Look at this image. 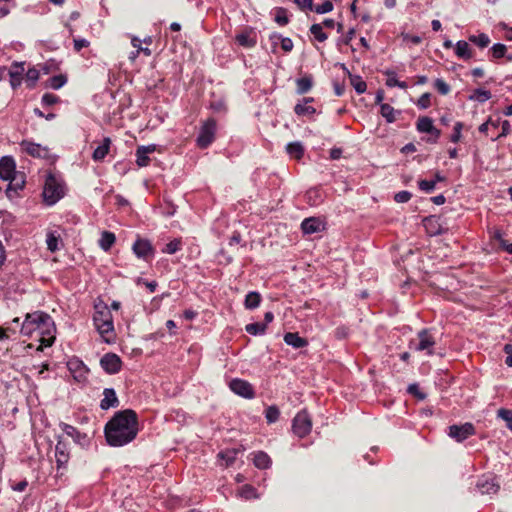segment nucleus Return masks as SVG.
I'll use <instances>...</instances> for the list:
<instances>
[{
    "mask_svg": "<svg viewBox=\"0 0 512 512\" xmlns=\"http://www.w3.org/2000/svg\"><path fill=\"white\" fill-rule=\"evenodd\" d=\"M138 431V416L132 409L116 412L104 428L106 441L112 447L129 444L136 438Z\"/></svg>",
    "mask_w": 512,
    "mask_h": 512,
    "instance_id": "nucleus-1",
    "label": "nucleus"
},
{
    "mask_svg": "<svg viewBox=\"0 0 512 512\" xmlns=\"http://www.w3.org/2000/svg\"><path fill=\"white\" fill-rule=\"evenodd\" d=\"M12 322L20 327V332L24 335L36 333L41 346L49 347L53 344L55 326L51 316L47 313L37 311L27 314L21 325L19 324V318H14Z\"/></svg>",
    "mask_w": 512,
    "mask_h": 512,
    "instance_id": "nucleus-2",
    "label": "nucleus"
},
{
    "mask_svg": "<svg viewBox=\"0 0 512 512\" xmlns=\"http://www.w3.org/2000/svg\"><path fill=\"white\" fill-rule=\"evenodd\" d=\"M2 181L9 182L5 194L10 200L20 195L26 183L25 173L16 170L15 161L10 156H2Z\"/></svg>",
    "mask_w": 512,
    "mask_h": 512,
    "instance_id": "nucleus-3",
    "label": "nucleus"
},
{
    "mask_svg": "<svg viewBox=\"0 0 512 512\" xmlns=\"http://www.w3.org/2000/svg\"><path fill=\"white\" fill-rule=\"evenodd\" d=\"M95 313L93 316L94 324L98 330V332L104 336L110 332H113V319L110 310L107 306H95Z\"/></svg>",
    "mask_w": 512,
    "mask_h": 512,
    "instance_id": "nucleus-4",
    "label": "nucleus"
},
{
    "mask_svg": "<svg viewBox=\"0 0 512 512\" xmlns=\"http://www.w3.org/2000/svg\"><path fill=\"white\" fill-rule=\"evenodd\" d=\"M63 187L57 181V179L52 175L48 174L46 176L45 185L43 189V200L44 202L51 206L55 204L62 196H63Z\"/></svg>",
    "mask_w": 512,
    "mask_h": 512,
    "instance_id": "nucleus-5",
    "label": "nucleus"
},
{
    "mask_svg": "<svg viewBox=\"0 0 512 512\" xmlns=\"http://www.w3.org/2000/svg\"><path fill=\"white\" fill-rule=\"evenodd\" d=\"M216 121L213 118L207 119L200 128L196 142L198 147L207 148L215 139Z\"/></svg>",
    "mask_w": 512,
    "mask_h": 512,
    "instance_id": "nucleus-6",
    "label": "nucleus"
},
{
    "mask_svg": "<svg viewBox=\"0 0 512 512\" xmlns=\"http://www.w3.org/2000/svg\"><path fill=\"white\" fill-rule=\"evenodd\" d=\"M418 342H411L410 348L415 351H426L428 355L433 354V347L436 344L435 338L430 334L429 330L423 329L417 334Z\"/></svg>",
    "mask_w": 512,
    "mask_h": 512,
    "instance_id": "nucleus-7",
    "label": "nucleus"
},
{
    "mask_svg": "<svg viewBox=\"0 0 512 512\" xmlns=\"http://www.w3.org/2000/svg\"><path fill=\"white\" fill-rule=\"evenodd\" d=\"M312 428L311 419L306 411H300L296 414L292 422L293 432L300 438L308 435Z\"/></svg>",
    "mask_w": 512,
    "mask_h": 512,
    "instance_id": "nucleus-8",
    "label": "nucleus"
},
{
    "mask_svg": "<svg viewBox=\"0 0 512 512\" xmlns=\"http://www.w3.org/2000/svg\"><path fill=\"white\" fill-rule=\"evenodd\" d=\"M229 387L235 394L243 398L252 399L255 396L253 386L248 381L235 378L231 380Z\"/></svg>",
    "mask_w": 512,
    "mask_h": 512,
    "instance_id": "nucleus-9",
    "label": "nucleus"
},
{
    "mask_svg": "<svg viewBox=\"0 0 512 512\" xmlns=\"http://www.w3.org/2000/svg\"><path fill=\"white\" fill-rule=\"evenodd\" d=\"M121 364L120 357L114 353H107L100 360L101 367L109 374L118 373L121 369Z\"/></svg>",
    "mask_w": 512,
    "mask_h": 512,
    "instance_id": "nucleus-10",
    "label": "nucleus"
},
{
    "mask_svg": "<svg viewBox=\"0 0 512 512\" xmlns=\"http://www.w3.org/2000/svg\"><path fill=\"white\" fill-rule=\"evenodd\" d=\"M474 433V426L471 423L452 425L449 427V436L456 439L458 442L464 441Z\"/></svg>",
    "mask_w": 512,
    "mask_h": 512,
    "instance_id": "nucleus-11",
    "label": "nucleus"
},
{
    "mask_svg": "<svg viewBox=\"0 0 512 512\" xmlns=\"http://www.w3.org/2000/svg\"><path fill=\"white\" fill-rule=\"evenodd\" d=\"M132 250L138 258H142L144 260H147L154 254L152 244L147 239H137L132 246Z\"/></svg>",
    "mask_w": 512,
    "mask_h": 512,
    "instance_id": "nucleus-12",
    "label": "nucleus"
},
{
    "mask_svg": "<svg viewBox=\"0 0 512 512\" xmlns=\"http://www.w3.org/2000/svg\"><path fill=\"white\" fill-rule=\"evenodd\" d=\"M23 149L31 156L37 158L47 159L50 156V151L47 147L30 141L22 142Z\"/></svg>",
    "mask_w": 512,
    "mask_h": 512,
    "instance_id": "nucleus-13",
    "label": "nucleus"
},
{
    "mask_svg": "<svg viewBox=\"0 0 512 512\" xmlns=\"http://www.w3.org/2000/svg\"><path fill=\"white\" fill-rule=\"evenodd\" d=\"M477 489L481 494H495L499 490V484L493 478L482 476L478 479L476 484Z\"/></svg>",
    "mask_w": 512,
    "mask_h": 512,
    "instance_id": "nucleus-14",
    "label": "nucleus"
},
{
    "mask_svg": "<svg viewBox=\"0 0 512 512\" xmlns=\"http://www.w3.org/2000/svg\"><path fill=\"white\" fill-rule=\"evenodd\" d=\"M156 150V145L139 146L136 150V163L139 167H146L150 163L148 154Z\"/></svg>",
    "mask_w": 512,
    "mask_h": 512,
    "instance_id": "nucleus-15",
    "label": "nucleus"
},
{
    "mask_svg": "<svg viewBox=\"0 0 512 512\" xmlns=\"http://www.w3.org/2000/svg\"><path fill=\"white\" fill-rule=\"evenodd\" d=\"M103 396L104 397L100 402L101 409L107 410L111 407H117L119 405V400L113 388H105L103 391Z\"/></svg>",
    "mask_w": 512,
    "mask_h": 512,
    "instance_id": "nucleus-16",
    "label": "nucleus"
},
{
    "mask_svg": "<svg viewBox=\"0 0 512 512\" xmlns=\"http://www.w3.org/2000/svg\"><path fill=\"white\" fill-rule=\"evenodd\" d=\"M322 227V222L317 218H306L301 223L302 231L305 234H313L319 232Z\"/></svg>",
    "mask_w": 512,
    "mask_h": 512,
    "instance_id": "nucleus-17",
    "label": "nucleus"
},
{
    "mask_svg": "<svg viewBox=\"0 0 512 512\" xmlns=\"http://www.w3.org/2000/svg\"><path fill=\"white\" fill-rule=\"evenodd\" d=\"M55 457L57 466L60 468L64 466L69 460V454L67 452L66 444L62 441H58L55 447Z\"/></svg>",
    "mask_w": 512,
    "mask_h": 512,
    "instance_id": "nucleus-18",
    "label": "nucleus"
},
{
    "mask_svg": "<svg viewBox=\"0 0 512 512\" xmlns=\"http://www.w3.org/2000/svg\"><path fill=\"white\" fill-rule=\"evenodd\" d=\"M60 427L66 435L73 438L77 443H82L87 438L86 434L81 433L77 428L70 424L61 423Z\"/></svg>",
    "mask_w": 512,
    "mask_h": 512,
    "instance_id": "nucleus-19",
    "label": "nucleus"
},
{
    "mask_svg": "<svg viewBox=\"0 0 512 512\" xmlns=\"http://www.w3.org/2000/svg\"><path fill=\"white\" fill-rule=\"evenodd\" d=\"M284 342L293 348H302L308 344L305 338L300 337L298 333L292 332H288L284 335Z\"/></svg>",
    "mask_w": 512,
    "mask_h": 512,
    "instance_id": "nucleus-20",
    "label": "nucleus"
},
{
    "mask_svg": "<svg viewBox=\"0 0 512 512\" xmlns=\"http://www.w3.org/2000/svg\"><path fill=\"white\" fill-rule=\"evenodd\" d=\"M110 144V138H104L103 143L94 150L92 155L93 160L102 161L109 152Z\"/></svg>",
    "mask_w": 512,
    "mask_h": 512,
    "instance_id": "nucleus-21",
    "label": "nucleus"
},
{
    "mask_svg": "<svg viewBox=\"0 0 512 512\" xmlns=\"http://www.w3.org/2000/svg\"><path fill=\"white\" fill-rule=\"evenodd\" d=\"M253 463L259 469H267L270 467L272 461L267 453L259 451L254 454Z\"/></svg>",
    "mask_w": 512,
    "mask_h": 512,
    "instance_id": "nucleus-22",
    "label": "nucleus"
},
{
    "mask_svg": "<svg viewBox=\"0 0 512 512\" xmlns=\"http://www.w3.org/2000/svg\"><path fill=\"white\" fill-rule=\"evenodd\" d=\"M380 114L388 123L396 121V116L400 114V111H396L391 105L382 103L380 105Z\"/></svg>",
    "mask_w": 512,
    "mask_h": 512,
    "instance_id": "nucleus-23",
    "label": "nucleus"
},
{
    "mask_svg": "<svg viewBox=\"0 0 512 512\" xmlns=\"http://www.w3.org/2000/svg\"><path fill=\"white\" fill-rule=\"evenodd\" d=\"M304 103H298L295 107H294V112L299 115V116H302V115H312L316 112V109L310 105H308V103L312 102L313 101V98H304Z\"/></svg>",
    "mask_w": 512,
    "mask_h": 512,
    "instance_id": "nucleus-24",
    "label": "nucleus"
},
{
    "mask_svg": "<svg viewBox=\"0 0 512 512\" xmlns=\"http://www.w3.org/2000/svg\"><path fill=\"white\" fill-rule=\"evenodd\" d=\"M455 54L458 58L461 59H470L472 57V53L470 47L466 41L460 40L455 45Z\"/></svg>",
    "mask_w": 512,
    "mask_h": 512,
    "instance_id": "nucleus-25",
    "label": "nucleus"
},
{
    "mask_svg": "<svg viewBox=\"0 0 512 512\" xmlns=\"http://www.w3.org/2000/svg\"><path fill=\"white\" fill-rule=\"evenodd\" d=\"M116 241V237L114 233L109 231H103L101 234V238L99 240V246L104 251H109L110 248L113 246V244Z\"/></svg>",
    "mask_w": 512,
    "mask_h": 512,
    "instance_id": "nucleus-26",
    "label": "nucleus"
},
{
    "mask_svg": "<svg viewBox=\"0 0 512 512\" xmlns=\"http://www.w3.org/2000/svg\"><path fill=\"white\" fill-rule=\"evenodd\" d=\"M261 295L256 291L249 292L244 301V306L246 309L253 310L260 305Z\"/></svg>",
    "mask_w": 512,
    "mask_h": 512,
    "instance_id": "nucleus-27",
    "label": "nucleus"
},
{
    "mask_svg": "<svg viewBox=\"0 0 512 512\" xmlns=\"http://www.w3.org/2000/svg\"><path fill=\"white\" fill-rule=\"evenodd\" d=\"M416 128L420 133L431 132L434 129L433 120L430 117H419L416 123Z\"/></svg>",
    "mask_w": 512,
    "mask_h": 512,
    "instance_id": "nucleus-28",
    "label": "nucleus"
},
{
    "mask_svg": "<svg viewBox=\"0 0 512 512\" xmlns=\"http://www.w3.org/2000/svg\"><path fill=\"white\" fill-rule=\"evenodd\" d=\"M297 85V93L305 94L307 93L313 86V78L312 76H304L296 80Z\"/></svg>",
    "mask_w": 512,
    "mask_h": 512,
    "instance_id": "nucleus-29",
    "label": "nucleus"
},
{
    "mask_svg": "<svg viewBox=\"0 0 512 512\" xmlns=\"http://www.w3.org/2000/svg\"><path fill=\"white\" fill-rule=\"evenodd\" d=\"M286 151L295 159H300L304 154V147L300 142H291L286 146Z\"/></svg>",
    "mask_w": 512,
    "mask_h": 512,
    "instance_id": "nucleus-30",
    "label": "nucleus"
},
{
    "mask_svg": "<svg viewBox=\"0 0 512 512\" xmlns=\"http://www.w3.org/2000/svg\"><path fill=\"white\" fill-rule=\"evenodd\" d=\"M384 74L387 76L386 85L388 87H395V86H397V87H399L401 89H406L408 87L406 82L397 80L396 74H395L394 71L386 70L384 72Z\"/></svg>",
    "mask_w": 512,
    "mask_h": 512,
    "instance_id": "nucleus-31",
    "label": "nucleus"
},
{
    "mask_svg": "<svg viewBox=\"0 0 512 512\" xmlns=\"http://www.w3.org/2000/svg\"><path fill=\"white\" fill-rule=\"evenodd\" d=\"M240 450L238 449H235V448H232V449H226L224 451H221L219 454H218V457L222 460H225V466H230L231 464L234 463V461L236 460V457H237V454L239 453Z\"/></svg>",
    "mask_w": 512,
    "mask_h": 512,
    "instance_id": "nucleus-32",
    "label": "nucleus"
},
{
    "mask_svg": "<svg viewBox=\"0 0 512 512\" xmlns=\"http://www.w3.org/2000/svg\"><path fill=\"white\" fill-rule=\"evenodd\" d=\"M350 83L358 94H363L367 89V84L358 75L349 73Z\"/></svg>",
    "mask_w": 512,
    "mask_h": 512,
    "instance_id": "nucleus-33",
    "label": "nucleus"
},
{
    "mask_svg": "<svg viewBox=\"0 0 512 512\" xmlns=\"http://www.w3.org/2000/svg\"><path fill=\"white\" fill-rule=\"evenodd\" d=\"M468 39L479 48H486L490 44V38L485 33H480L479 35H470Z\"/></svg>",
    "mask_w": 512,
    "mask_h": 512,
    "instance_id": "nucleus-34",
    "label": "nucleus"
},
{
    "mask_svg": "<svg viewBox=\"0 0 512 512\" xmlns=\"http://www.w3.org/2000/svg\"><path fill=\"white\" fill-rule=\"evenodd\" d=\"M266 328V323L255 322L247 324L245 330L251 335H261L265 333Z\"/></svg>",
    "mask_w": 512,
    "mask_h": 512,
    "instance_id": "nucleus-35",
    "label": "nucleus"
},
{
    "mask_svg": "<svg viewBox=\"0 0 512 512\" xmlns=\"http://www.w3.org/2000/svg\"><path fill=\"white\" fill-rule=\"evenodd\" d=\"M236 41L239 45L243 46V47H246V48H251L253 46H255L256 44V40L253 39L249 33H241V34H238L236 36Z\"/></svg>",
    "mask_w": 512,
    "mask_h": 512,
    "instance_id": "nucleus-36",
    "label": "nucleus"
},
{
    "mask_svg": "<svg viewBox=\"0 0 512 512\" xmlns=\"http://www.w3.org/2000/svg\"><path fill=\"white\" fill-rule=\"evenodd\" d=\"M491 98V92L485 89L478 88L470 96L471 100L478 101L480 103L486 102Z\"/></svg>",
    "mask_w": 512,
    "mask_h": 512,
    "instance_id": "nucleus-37",
    "label": "nucleus"
},
{
    "mask_svg": "<svg viewBox=\"0 0 512 512\" xmlns=\"http://www.w3.org/2000/svg\"><path fill=\"white\" fill-rule=\"evenodd\" d=\"M39 71L35 68L29 69L25 74V81L29 88H34L39 79Z\"/></svg>",
    "mask_w": 512,
    "mask_h": 512,
    "instance_id": "nucleus-38",
    "label": "nucleus"
},
{
    "mask_svg": "<svg viewBox=\"0 0 512 512\" xmlns=\"http://www.w3.org/2000/svg\"><path fill=\"white\" fill-rule=\"evenodd\" d=\"M311 34L315 37V39L319 42H324L328 36L325 32H323V28L321 24H313L310 27Z\"/></svg>",
    "mask_w": 512,
    "mask_h": 512,
    "instance_id": "nucleus-39",
    "label": "nucleus"
},
{
    "mask_svg": "<svg viewBox=\"0 0 512 512\" xmlns=\"http://www.w3.org/2000/svg\"><path fill=\"white\" fill-rule=\"evenodd\" d=\"M280 411L277 406L271 405L265 410V418L268 423H274L278 420Z\"/></svg>",
    "mask_w": 512,
    "mask_h": 512,
    "instance_id": "nucleus-40",
    "label": "nucleus"
},
{
    "mask_svg": "<svg viewBox=\"0 0 512 512\" xmlns=\"http://www.w3.org/2000/svg\"><path fill=\"white\" fill-rule=\"evenodd\" d=\"M47 248L51 252H55L59 249V237L54 232H48L46 238Z\"/></svg>",
    "mask_w": 512,
    "mask_h": 512,
    "instance_id": "nucleus-41",
    "label": "nucleus"
},
{
    "mask_svg": "<svg viewBox=\"0 0 512 512\" xmlns=\"http://www.w3.org/2000/svg\"><path fill=\"white\" fill-rule=\"evenodd\" d=\"M67 82V78L64 75H56L49 79V87L52 89H60Z\"/></svg>",
    "mask_w": 512,
    "mask_h": 512,
    "instance_id": "nucleus-42",
    "label": "nucleus"
},
{
    "mask_svg": "<svg viewBox=\"0 0 512 512\" xmlns=\"http://www.w3.org/2000/svg\"><path fill=\"white\" fill-rule=\"evenodd\" d=\"M271 39L281 40V47L285 52H290L293 49V41L288 37H282L279 34H273Z\"/></svg>",
    "mask_w": 512,
    "mask_h": 512,
    "instance_id": "nucleus-43",
    "label": "nucleus"
},
{
    "mask_svg": "<svg viewBox=\"0 0 512 512\" xmlns=\"http://www.w3.org/2000/svg\"><path fill=\"white\" fill-rule=\"evenodd\" d=\"M239 494L241 497L245 498V499H251V498H257V494H256V490L253 486L251 485H244L241 487L240 491H239Z\"/></svg>",
    "mask_w": 512,
    "mask_h": 512,
    "instance_id": "nucleus-44",
    "label": "nucleus"
},
{
    "mask_svg": "<svg viewBox=\"0 0 512 512\" xmlns=\"http://www.w3.org/2000/svg\"><path fill=\"white\" fill-rule=\"evenodd\" d=\"M181 248V240L174 239L166 244L165 248H163L162 252L167 254H174Z\"/></svg>",
    "mask_w": 512,
    "mask_h": 512,
    "instance_id": "nucleus-45",
    "label": "nucleus"
},
{
    "mask_svg": "<svg viewBox=\"0 0 512 512\" xmlns=\"http://www.w3.org/2000/svg\"><path fill=\"white\" fill-rule=\"evenodd\" d=\"M506 51H507V48L504 44L502 43H497V44H494L491 48V53H492V56L495 58V59H499V58H502L505 56L506 54Z\"/></svg>",
    "mask_w": 512,
    "mask_h": 512,
    "instance_id": "nucleus-46",
    "label": "nucleus"
},
{
    "mask_svg": "<svg viewBox=\"0 0 512 512\" xmlns=\"http://www.w3.org/2000/svg\"><path fill=\"white\" fill-rule=\"evenodd\" d=\"M275 21L281 25L285 26L289 22V18L287 16V10L285 8H278L275 15Z\"/></svg>",
    "mask_w": 512,
    "mask_h": 512,
    "instance_id": "nucleus-47",
    "label": "nucleus"
},
{
    "mask_svg": "<svg viewBox=\"0 0 512 512\" xmlns=\"http://www.w3.org/2000/svg\"><path fill=\"white\" fill-rule=\"evenodd\" d=\"M498 417L507 423V427L512 430V411L509 409L501 408L497 412Z\"/></svg>",
    "mask_w": 512,
    "mask_h": 512,
    "instance_id": "nucleus-48",
    "label": "nucleus"
},
{
    "mask_svg": "<svg viewBox=\"0 0 512 512\" xmlns=\"http://www.w3.org/2000/svg\"><path fill=\"white\" fill-rule=\"evenodd\" d=\"M434 87L442 95H447L450 92V86L440 78L435 80Z\"/></svg>",
    "mask_w": 512,
    "mask_h": 512,
    "instance_id": "nucleus-49",
    "label": "nucleus"
},
{
    "mask_svg": "<svg viewBox=\"0 0 512 512\" xmlns=\"http://www.w3.org/2000/svg\"><path fill=\"white\" fill-rule=\"evenodd\" d=\"M333 3L330 0L323 2L321 5L313 6V10L318 14L329 13L333 10Z\"/></svg>",
    "mask_w": 512,
    "mask_h": 512,
    "instance_id": "nucleus-50",
    "label": "nucleus"
},
{
    "mask_svg": "<svg viewBox=\"0 0 512 512\" xmlns=\"http://www.w3.org/2000/svg\"><path fill=\"white\" fill-rule=\"evenodd\" d=\"M435 186H436V181H432V180L431 181L420 180L418 182L419 189L426 193H431L435 189Z\"/></svg>",
    "mask_w": 512,
    "mask_h": 512,
    "instance_id": "nucleus-51",
    "label": "nucleus"
},
{
    "mask_svg": "<svg viewBox=\"0 0 512 512\" xmlns=\"http://www.w3.org/2000/svg\"><path fill=\"white\" fill-rule=\"evenodd\" d=\"M463 129V123L462 122H456L453 128V133L450 136V141L453 143L459 142L461 139V131Z\"/></svg>",
    "mask_w": 512,
    "mask_h": 512,
    "instance_id": "nucleus-52",
    "label": "nucleus"
},
{
    "mask_svg": "<svg viewBox=\"0 0 512 512\" xmlns=\"http://www.w3.org/2000/svg\"><path fill=\"white\" fill-rule=\"evenodd\" d=\"M293 2L302 11H313V0H293Z\"/></svg>",
    "mask_w": 512,
    "mask_h": 512,
    "instance_id": "nucleus-53",
    "label": "nucleus"
},
{
    "mask_svg": "<svg viewBox=\"0 0 512 512\" xmlns=\"http://www.w3.org/2000/svg\"><path fill=\"white\" fill-rule=\"evenodd\" d=\"M59 102V97L52 93H45L42 96V103L47 106L54 105Z\"/></svg>",
    "mask_w": 512,
    "mask_h": 512,
    "instance_id": "nucleus-54",
    "label": "nucleus"
},
{
    "mask_svg": "<svg viewBox=\"0 0 512 512\" xmlns=\"http://www.w3.org/2000/svg\"><path fill=\"white\" fill-rule=\"evenodd\" d=\"M412 197V194L408 191H400L395 194L394 200L398 203H406L408 202Z\"/></svg>",
    "mask_w": 512,
    "mask_h": 512,
    "instance_id": "nucleus-55",
    "label": "nucleus"
},
{
    "mask_svg": "<svg viewBox=\"0 0 512 512\" xmlns=\"http://www.w3.org/2000/svg\"><path fill=\"white\" fill-rule=\"evenodd\" d=\"M430 93H424L421 95V97L418 99V102H417V105L421 108V109H426L430 106L431 102H430Z\"/></svg>",
    "mask_w": 512,
    "mask_h": 512,
    "instance_id": "nucleus-56",
    "label": "nucleus"
},
{
    "mask_svg": "<svg viewBox=\"0 0 512 512\" xmlns=\"http://www.w3.org/2000/svg\"><path fill=\"white\" fill-rule=\"evenodd\" d=\"M24 72V63H15L9 71L10 76H21Z\"/></svg>",
    "mask_w": 512,
    "mask_h": 512,
    "instance_id": "nucleus-57",
    "label": "nucleus"
},
{
    "mask_svg": "<svg viewBox=\"0 0 512 512\" xmlns=\"http://www.w3.org/2000/svg\"><path fill=\"white\" fill-rule=\"evenodd\" d=\"M348 334H349V329L345 326H339L335 329V336L338 339H344L348 336Z\"/></svg>",
    "mask_w": 512,
    "mask_h": 512,
    "instance_id": "nucleus-58",
    "label": "nucleus"
},
{
    "mask_svg": "<svg viewBox=\"0 0 512 512\" xmlns=\"http://www.w3.org/2000/svg\"><path fill=\"white\" fill-rule=\"evenodd\" d=\"M89 41L83 38L74 39V49L79 52L82 48L88 47Z\"/></svg>",
    "mask_w": 512,
    "mask_h": 512,
    "instance_id": "nucleus-59",
    "label": "nucleus"
},
{
    "mask_svg": "<svg viewBox=\"0 0 512 512\" xmlns=\"http://www.w3.org/2000/svg\"><path fill=\"white\" fill-rule=\"evenodd\" d=\"M28 482L26 480H21L20 482L14 484L10 482L11 489L17 492H22L27 487Z\"/></svg>",
    "mask_w": 512,
    "mask_h": 512,
    "instance_id": "nucleus-60",
    "label": "nucleus"
},
{
    "mask_svg": "<svg viewBox=\"0 0 512 512\" xmlns=\"http://www.w3.org/2000/svg\"><path fill=\"white\" fill-rule=\"evenodd\" d=\"M408 392L412 395H415L417 396L419 399H424L425 398V394L421 393L418 389V385L417 384H411L409 385L408 387Z\"/></svg>",
    "mask_w": 512,
    "mask_h": 512,
    "instance_id": "nucleus-61",
    "label": "nucleus"
},
{
    "mask_svg": "<svg viewBox=\"0 0 512 512\" xmlns=\"http://www.w3.org/2000/svg\"><path fill=\"white\" fill-rule=\"evenodd\" d=\"M504 352L506 353L507 357H506V360H505V363L509 366V367H512V345L511 344H507L505 345L504 347Z\"/></svg>",
    "mask_w": 512,
    "mask_h": 512,
    "instance_id": "nucleus-62",
    "label": "nucleus"
},
{
    "mask_svg": "<svg viewBox=\"0 0 512 512\" xmlns=\"http://www.w3.org/2000/svg\"><path fill=\"white\" fill-rule=\"evenodd\" d=\"M427 134H430V135H431V137H430V138H428V140H427V141H428V142H431V143H436V142L438 141V138L440 137L441 132H440V130H439V129H437V128L434 126L433 131H431V132H427Z\"/></svg>",
    "mask_w": 512,
    "mask_h": 512,
    "instance_id": "nucleus-63",
    "label": "nucleus"
},
{
    "mask_svg": "<svg viewBox=\"0 0 512 512\" xmlns=\"http://www.w3.org/2000/svg\"><path fill=\"white\" fill-rule=\"evenodd\" d=\"M500 247L509 254H512V243H509L505 239H501Z\"/></svg>",
    "mask_w": 512,
    "mask_h": 512,
    "instance_id": "nucleus-64",
    "label": "nucleus"
}]
</instances>
